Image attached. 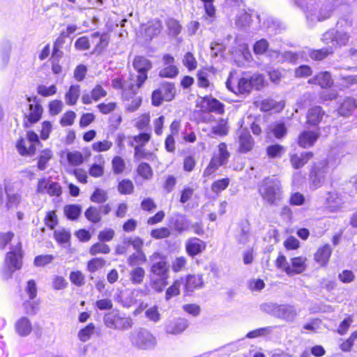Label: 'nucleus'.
Returning <instances> with one entry per match:
<instances>
[{
    "instance_id": "nucleus-1",
    "label": "nucleus",
    "mask_w": 357,
    "mask_h": 357,
    "mask_svg": "<svg viewBox=\"0 0 357 357\" xmlns=\"http://www.w3.org/2000/svg\"><path fill=\"white\" fill-rule=\"evenodd\" d=\"M304 13L306 24L313 28L318 22L330 19L334 11V4L322 0H297L296 3Z\"/></svg>"
},
{
    "instance_id": "nucleus-2",
    "label": "nucleus",
    "mask_w": 357,
    "mask_h": 357,
    "mask_svg": "<svg viewBox=\"0 0 357 357\" xmlns=\"http://www.w3.org/2000/svg\"><path fill=\"white\" fill-rule=\"evenodd\" d=\"M340 161L336 158H318L314 162L310 178V188L315 190L322 186L326 176L339 165Z\"/></svg>"
},
{
    "instance_id": "nucleus-3",
    "label": "nucleus",
    "mask_w": 357,
    "mask_h": 357,
    "mask_svg": "<svg viewBox=\"0 0 357 357\" xmlns=\"http://www.w3.org/2000/svg\"><path fill=\"white\" fill-rule=\"evenodd\" d=\"M258 192L268 205H276L283 197L281 181L275 176L264 178L258 184Z\"/></svg>"
},
{
    "instance_id": "nucleus-4",
    "label": "nucleus",
    "mask_w": 357,
    "mask_h": 357,
    "mask_svg": "<svg viewBox=\"0 0 357 357\" xmlns=\"http://www.w3.org/2000/svg\"><path fill=\"white\" fill-rule=\"evenodd\" d=\"M129 340L131 346L138 350H153L157 345L156 337L151 331L143 328L130 332Z\"/></svg>"
},
{
    "instance_id": "nucleus-5",
    "label": "nucleus",
    "mask_w": 357,
    "mask_h": 357,
    "mask_svg": "<svg viewBox=\"0 0 357 357\" xmlns=\"http://www.w3.org/2000/svg\"><path fill=\"white\" fill-rule=\"evenodd\" d=\"M22 250L21 243H17L11 247V250L6 255L3 275L6 278H9L16 270L22 267Z\"/></svg>"
},
{
    "instance_id": "nucleus-6",
    "label": "nucleus",
    "mask_w": 357,
    "mask_h": 357,
    "mask_svg": "<svg viewBox=\"0 0 357 357\" xmlns=\"http://www.w3.org/2000/svg\"><path fill=\"white\" fill-rule=\"evenodd\" d=\"M104 323L107 328L117 331L128 330L133 324L130 317L115 311L107 313L104 316Z\"/></svg>"
},
{
    "instance_id": "nucleus-7",
    "label": "nucleus",
    "mask_w": 357,
    "mask_h": 357,
    "mask_svg": "<svg viewBox=\"0 0 357 357\" xmlns=\"http://www.w3.org/2000/svg\"><path fill=\"white\" fill-rule=\"evenodd\" d=\"M262 309L275 317L285 319L288 321H293L297 315L295 308L289 305L266 303L262 305Z\"/></svg>"
},
{
    "instance_id": "nucleus-8",
    "label": "nucleus",
    "mask_w": 357,
    "mask_h": 357,
    "mask_svg": "<svg viewBox=\"0 0 357 357\" xmlns=\"http://www.w3.org/2000/svg\"><path fill=\"white\" fill-rule=\"evenodd\" d=\"M149 260L151 264L149 275L169 277V265L165 256L155 252L149 257Z\"/></svg>"
},
{
    "instance_id": "nucleus-9",
    "label": "nucleus",
    "mask_w": 357,
    "mask_h": 357,
    "mask_svg": "<svg viewBox=\"0 0 357 357\" xmlns=\"http://www.w3.org/2000/svg\"><path fill=\"white\" fill-rule=\"evenodd\" d=\"M26 100L29 102V108L27 112L24 114V126L29 128L32 124L40 121L43 112V109L36 97L33 98L28 97Z\"/></svg>"
},
{
    "instance_id": "nucleus-10",
    "label": "nucleus",
    "mask_w": 357,
    "mask_h": 357,
    "mask_svg": "<svg viewBox=\"0 0 357 357\" xmlns=\"http://www.w3.org/2000/svg\"><path fill=\"white\" fill-rule=\"evenodd\" d=\"M168 226L171 230L181 234L191 229L192 222L185 214L176 212L169 217Z\"/></svg>"
},
{
    "instance_id": "nucleus-11",
    "label": "nucleus",
    "mask_w": 357,
    "mask_h": 357,
    "mask_svg": "<svg viewBox=\"0 0 357 357\" xmlns=\"http://www.w3.org/2000/svg\"><path fill=\"white\" fill-rule=\"evenodd\" d=\"M25 292L29 300L24 299L22 306L26 314L29 315L35 314L38 310V302L33 301L37 296L36 284L33 280L27 282Z\"/></svg>"
},
{
    "instance_id": "nucleus-12",
    "label": "nucleus",
    "mask_w": 357,
    "mask_h": 357,
    "mask_svg": "<svg viewBox=\"0 0 357 357\" xmlns=\"http://www.w3.org/2000/svg\"><path fill=\"white\" fill-rule=\"evenodd\" d=\"M112 86L116 89H122V99L124 101H129L130 98L135 94L136 90L139 89L137 88V84L132 79L122 80L119 77L114 78L112 81Z\"/></svg>"
},
{
    "instance_id": "nucleus-13",
    "label": "nucleus",
    "mask_w": 357,
    "mask_h": 357,
    "mask_svg": "<svg viewBox=\"0 0 357 357\" xmlns=\"http://www.w3.org/2000/svg\"><path fill=\"white\" fill-rule=\"evenodd\" d=\"M26 139H20L17 143V149L21 155L35 154L36 146L40 144L38 135L33 131H28Z\"/></svg>"
},
{
    "instance_id": "nucleus-14",
    "label": "nucleus",
    "mask_w": 357,
    "mask_h": 357,
    "mask_svg": "<svg viewBox=\"0 0 357 357\" xmlns=\"http://www.w3.org/2000/svg\"><path fill=\"white\" fill-rule=\"evenodd\" d=\"M133 66L138 72L137 76V88H140L147 79V71L151 67V63L144 56H136L133 61Z\"/></svg>"
},
{
    "instance_id": "nucleus-15",
    "label": "nucleus",
    "mask_w": 357,
    "mask_h": 357,
    "mask_svg": "<svg viewBox=\"0 0 357 357\" xmlns=\"http://www.w3.org/2000/svg\"><path fill=\"white\" fill-rule=\"evenodd\" d=\"M226 86L229 91L241 94L248 93L252 89L250 79L245 77L239 79L236 85L232 78L229 77L226 82Z\"/></svg>"
},
{
    "instance_id": "nucleus-16",
    "label": "nucleus",
    "mask_w": 357,
    "mask_h": 357,
    "mask_svg": "<svg viewBox=\"0 0 357 357\" xmlns=\"http://www.w3.org/2000/svg\"><path fill=\"white\" fill-rule=\"evenodd\" d=\"M206 247L205 242L196 237L188 238L185 243V251L191 257L202 253L206 249Z\"/></svg>"
},
{
    "instance_id": "nucleus-17",
    "label": "nucleus",
    "mask_w": 357,
    "mask_h": 357,
    "mask_svg": "<svg viewBox=\"0 0 357 357\" xmlns=\"http://www.w3.org/2000/svg\"><path fill=\"white\" fill-rule=\"evenodd\" d=\"M239 151L246 153L250 151L254 145V142L250 132L246 128H241L238 131Z\"/></svg>"
},
{
    "instance_id": "nucleus-18",
    "label": "nucleus",
    "mask_w": 357,
    "mask_h": 357,
    "mask_svg": "<svg viewBox=\"0 0 357 357\" xmlns=\"http://www.w3.org/2000/svg\"><path fill=\"white\" fill-rule=\"evenodd\" d=\"M202 107L208 112H215L218 114H222L225 112V105L223 103L214 98L208 96H206L203 98Z\"/></svg>"
},
{
    "instance_id": "nucleus-19",
    "label": "nucleus",
    "mask_w": 357,
    "mask_h": 357,
    "mask_svg": "<svg viewBox=\"0 0 357 357\" xmlns=\"http://www.w3.org/2000/svg\"><path fill=\"white\" fill-rule=\"evenodd\" d=\"M162 29L161 22L157 19L149 21L146 24L142 26V31L146 40H151L158 36Z\"/></svg>"
},
{
    "instance_id": "nucleus-20",
    "label": "nucleus",
    "mask_w": 357,
    "mask_h": 357,
    "mask_svg": "<svg viewBox=\"0 0 357 357\" xmlns=\"http://www.w3.org/2000/svg\"><path fill=\"white\" fill-rule=\"evenodd\" d=\"M306 258L303 257H293L291 259V265L286 268L288 275H294L303 273L306 269Z\"/></svg>"
},
{
    "instance_id": "nucleus-21",
    "label": "nucleus",
    "mask_w": 357,
    "mask_h": 357,
    "mask_svg": "<svg viewBox=\"0 0 357 357\" xmlns=\"http://www.w3.org/2000/svg\"><path fill=\"white\" fill-rule=\"evenodd\" d=\"M109 36L108 33L100 34L99 32H95L91 35V43L95 45L96 52H101L109 45Z\"/></svg>"
},
{
    "instance_id": "nucleus-22",
    "label": "nucleus",
    "mask_w": 357,
    "mask_h": 357,
    "mask_svg": "<svg viewBox=\"0 0 357 357\" xmlns=\"http://www.w3.org/2000/svg\"><path fill=\"white\" fill-rule=\"evenodd\" d=\"M188 326V321L185 319L178 318L170 321L165 326V331L169 334H178L183 331Z\"/></svg>"
},
{
    "instance_id": "nucleus-23",
    "label": "nucleus",
    "mask_w": 357,
    "mask_h": 357,
    "mask_svg": "<svg viewBox=\"0 0 357 357\" xmlns=\"http://www.w3.org/2000/svg\"><path fill=\"white\" fill-rule=\"evenodd\" d=\"M319 137L317 132L303 131L298 137V144L303 148L312 146Z\"/></svg>"
},
{
    "instance_id": "nucleus-24",
    "label": "nucleus",
    "mask_w": 357,
    "mask_h": 357,
    "mask_svg": "<svg viewBox=\"0 0 357 357\" xmlns=\"http://www.w3.org/2000/svg\"><path fill=\"white\" fill-rule=\"evenodd\" d=\"M16 333L21 337L27 336L32 331V325L30 320L22 317L20 318L15 324Z\"/></svg>"
},
{
    "instance_id": "nucleus-25",
    "label": "nucleus",
    "mask_w": 357,
    "mask_h": 357,
    "mask_svg": "<svg viewBox=\"0 0 357 357\" xmlns=\"http://www.w3.org/2000/svg\"><path fill=\"white\" fill-rule=\"evenodd\" d=\"M324 112L319 106H314L309 109L307 113V123L311 126H317L323 119Z\"/></svg>"
},
{
    "instance_id": "nucleus-26",
    "label": "nucleus",
    "mask_w": 357,
    "mask_h": 357,
    "mask_svg": "<svg viewBox=\"0 0 357 357\" xmlns=\"http://www.w3.org/2000/svg\"><path fill=\"white\" fill-rule=\"evenodd\" d=\"M203 283L204 281L202 275H189L185 280V291L187 293L192 292L195 289L202 287Z\"/></svg>"
},
{
    "instance_id": "nucleus-27",
    "label": "nucleus",
    "mask_w": 357,
    "mask_h": 357,
    "mask_svg": "<svg viewBox=\"0 0 357 357\" xmlns=\"http://www.w3.org/2000/svg\"><path fill=\"white\" fill-rule=\"evenodd\" d=\"M308 83L318 84L321 88H326L331 86L333 81L329 73L321 72L310 79Z\"/></svg>"
},
{
    "instance_id": "nucleus-28",
    "label": "nucleus",
    "mask_w": 357,
    "mask_h": 357,
    "mask_svg": "<svg viewBox=\"0 0 357 357\" xmlns=\"http://www.w3.org/2000/svg\"><path fill=\"white\" fill-rule=\"evenodd\" d=\"M332 250L329 245H324L323 247L318 249L314 254V259L321 266L327 264L328 259L331 255Z\"/></svg>"
},
{
    "instance_id": "nucleus-29",
    "label": "nucleus",
    "mask_w": 357,
    "mask_h": 357,
    "mask_svg": "<svg viewBox=\"0 0 357 357\" xmlns=\"http://www.w3.org/2000/svg\"><path fill=\"white\" fill-rule=\"evenodd\" d=\"M150 286L156 292L161 293L168 284L169 277L149 275Z\"/></svg>"
},
{
    "instance_id": "nucleus-30",
    "label": "nucleus",
    "mask_w": 357,
    "mask_h": 357,
    "mask_svg": "<svg viewBox=\"0 0 357 357\" xmlns=\"http://www.w3.org/2000/svg\"><path fill=\"white\" fill-rule=\"evenodd\" d=\"M80 96V86L73 84L65 94V101L68 105H75Z\"/></svg>"
},
{
    "instance_id": "nucleus-31",
    "label": "nucleus",
    "mask_w": 357,
    "mask_h": 357,
    "mask_svg": "<svg viewBox=\"0 0 357 357\" xmlns=\"http://www.w3.org/2000/svg\"><path fill=\"white\" fill-rule=\"evenodd\" d=\"M357 105L356 101L352 98H346L340 103L338 107V113L341 116H349L351 114L354 109L356 107Z\"/></svg>"
},
{
    "instance_id": "nucleus-32",
    "label": "nucleus",
    "mask_w": 357,
    "mask_h": 357,
    "mask_svg": "<svg viewBox=\"0 0 357 357\" xmlns=\"http://www.w3.org/2000/svg\"><path fill=\"white\" fill-rule=\"evenodd\" d=\"M251 22V15L244 10H240L236 16L235 24L241 29H245L249 27Z\"/></svg>"
},
{
    "instance_id": "nucleus-33",
    "label": "nucleus",
    "mask_w": 357,
    "mask_h": 357,
    "mask_svg": "<svg viewBox=\"0 0 357 357\" xmlns=\"http://www.w3.org/2000/svg\"><path fill=\"white\" fill-rule=\"evenodd\" d=\"M342 198L336 192H328L326 199V206L331 211L336 210L342 204Z\"/></svg>"
},
{
    "instance_id": "nucleus-34",
    "label": "nucleus",
    "mask_w": 357,
    "mask_h": 357,
    "mask_svg": "<svg viewBox=\"0 0 357 357\" xmlns=\"http://www.w3.org/2000/svg\"><path fill=\"white\" fill-rule=\"evenodd\" d=\"M63 212L68 219L76 220L82 212V206L79 204H68L63 208Z\"/></svg>"
},
{
    "instance_id": "nucleus-35",
    "label": "nucleus",
    "mask_w": 357,
    "mask_h": 357,
    "mask_svg": "<svg viewBox=\"0 0 357 357\" xmlns=\"http://www.w3.org/2000/svg\"><path fill=\"white\" fill-rule=\"evenodd\" d=\"M146 261V257L143 251H136L132 254L127 260L130 266H136Z\"/></svg>"
},
{
    "instance_id": "nucleus-36",
    "label": "nucleus",
    "mask_w": 357,
    "mask_h": 357,
    "mask_svg": "<svg viewBox=\"0 0 357 357\" xmlns=\"http://www.w3.org/2000/svg\"><path fill=\"white\" fill-rule=\"evenodd\" d=\"M84 215L86 218L93 222V223H98L101 220V214L100 209L96 206H90L89 207L85 213Z\"/></svg>"
},
{
    "instance_id": "nucleus-37",
    "label": "nucleus",
    "mask_w": 357,
    "mask_h": 357,
    "mask_svg": "<svg viewBox=\"0 0 357 357\" xmlns=\"http://www.w3.org/2000/svg\"><path fill=\"white\" fill-rule=\"evenodd\" d=\"M145 277V271L142 267H136L130 272V279L132 284L142 283Z\"/></svg>"
},
{
    "instance_id": "nucleus-38",
    "label": "nucleus",
    "mask_w": 357,
    "mask_h": 357,
    "mask_svg": "<svg viewBox=\"0 0 357 357\" xmlns=\"http://www.w3.org/2000/svg\"><path fill=\"white\" fill-rule=\"evenodd\" d=\"M11 48V44L8 41H4L1 45L0 54L3 66H6L9 62Z\"/></svg>"
},
{
    "instance_id": "nucleus-39",
    "label": "nucleus",
    "mask_w": 357,
    "mask_h": 357,
    "mask_svg": "<svg viewBox=\"0 0 357 357\" xmlns=\"http://www.w3.org/2000/svg\"><path fill=\"white\" fill-rule=\"evenodd\" d=\"M274 328H275L274 326H266V327L257 328L255 330H253V331L249 332L246 335V337L252 339V338H256L258 337H265V336L272 333Z\"/></svg>"
},
{
    "instance_id": "nucleus-40",
    "label": "nucleus",
    "mask_w": 357,
    "mask_h": 357,
    "mask_svg": "<svg viewBox=\"0 0 357 357\" xmlns=\"http://www.w3.org/2000/svg\"><path fill=\"white\" fill-rule=\"evenodd\" d=\"M159 89L161 91V93L163 96V99H165V101H170L174 98L176 89L173 84L166 83L163 84L160 88H159Z\"/></svg>"
},
{
    "instance_id": "nucleus-41",
    "label": "nucleus",
    "mask_w": 357,
    "mask_h": 357,
    "mask_svg": "<svg viewBox=\"0 0 357 357\" xmlns=\"http://www.w3.org/2000/svg\"><path fill=\"white\" fill-rule=\"evenodd\" d=\"M269 129L276 138L283 137L287 133V128L284 123H273L269 126Z\"/></svg>"
},
{
    "instance_id": "nucleus-42",
    "label": "nucleus",
    "mask_w": 357,
    "mask_h": 357,
    "mask_svg": "<svg viewBox=\"0 0 357 357\" xmlns=\"http://www.w3.org/2000/svg\"><path fill=\"white\" fill-rule=\"evenodd\" d=\"M352 25L353 19L351 13H349L339 18L336 24V27L337 29L344 31L345 29L351 27Z\"/></svg>"
},
{
    "instance_id": "nucleus-43",
    "label": "nucleus",
    "mask_w": 357,
    "mask_h": 357,
    "mask_svg": "<svg viewBox=\"0 0 357 357\" xmlns=\"http://www.w3.org/2000/svg\"><path fill=\"white\" fill-rule=\"evenodd\" d=\"M105 260L102 258H93L87 263V270L91 273H95L105 265Z\"/></svg>"
},
{
    "instance_id": "nucleus-44",
    "label": "nucleus",
    "mask_w": 357,
    "mask_h": 357,
    "mask_svg": "<svg viewBox=\"0 0 357 357\" xmlns=\"http://www.w3.org/2000/svg\"><path fill=\"white\" fill-rule=\"evenodd\" d=\"M350 38V35L342 29H337L335 31V45L336 46H344L347 44Z\"/></svg>"
},
{
    "instance_id": "nucleus-45",
    "label": "nucleus",
    "mask_w": 357,
    "mask_h": 357,
    "mask_svg": "<svg viewBox=\"0 0 357 357\" xmlns=\"http://www.w3.org/2000/svg\"><path fill=\"white\" fill-rule=\"evenodd\" d=\"M167 26L169 31V35L172 36H177L181 31L182 26L179 24L178 21L174 19H169L167 21Z\"/></svg>"
},
{
    "instance_id": "nucleus-46",
    "label": "nucleus",
    "mask_w": 357,
    "mask_h": 357,
    "mask_svg": "<svg viewBox=\"0 0 357 357\" xmlns=\"http://www.w3.org/2000/svg\"><path fill=\"white\" fill-rule=\"evenodd\" d=\"M181 284V280H176L174 282V283L166 291V301H169V299H171V298L179 294Z\"/></svg>"
},
{
    "instance_id": "nucleus-47",
    "label": "nucleus",
    "mask_w": 357,
    "mask_h": 357,
    "mask_svg": "<svg viewBox=\"0 0 357 357\" xmlns=\"http://www.w3.org/2000/svg\"><path fill=\"white\" fill-rule=\"evenodd\" d=\"M333 52L332 47H326L321 50H312L310 55L312 59L320 61Z\"/></svg>"
},
{
    "instance_id": "nucleus-48",
    "label": "nucleus",
    "mask_w": 357,
    "mask_h": 357,
    "mask_svg": "<svg viewBox=\"0 0 357 357\" xmlns=\"http://www.w3.org/2000/svg\"><path fill=\"white\" fill-rule=\"evenodd\" d=\"M150 139V135L148 133H141L134 137V141L137 144L135 147V156H137L140 149L144 146V144L148 142Z\"/></svg>"
},
{
    "instance_id": "nucleus-49",
    "label": "nucleus",
    "mask_w": 357,
    "mask_h": 357,
    "mask_svg": "<svg viewBox=\"0 0 357 357\" xmlns=\"http://www.w3.org/2000/svg\"><path fill=\"white\" fill-rule=\"evenodd\" d=\"M110 252L109 247L102 243H96L93 245L89 250V253L91 255H96L99 253L102 254H108Z\"/></svg>"
},
{
    "instance_id": "nucleus-50",
    "label": "nucleus",
    "mask_w": 357,
    "mask_h": 357,
    "mask_svg": "<svg viewBox=\"0 0 357 357\" xmlns=\"http://www.w3.org/2000/svg\"><path fill=\"white\" fill-rule=\"evenodd\" d=\"M95 326L93 324H88L86 327L81 329L78 333V337L82 342L87 341L93 333Z\"/></svg>"
},
{
    "instance_id": "nucleus-51",
    "label": "nucleus",
    "mask_w": 357,
    "mask_h": 357,
    "mask_svg": "<svg viewBox=\"0 0 357 357\" xmlns=\"http://www.w3.org/2000/svg\"><path fill=\"white\" fill-rule=\"evenodd\" d=\"M57 88L56 85L52 84L50 86H46L45 85H39L37 88V92L39 95L47 97L52 95H54L56 93Z\"/></svg>"
},
{
    "instance_id": "nucleus-52",
    "label": "nucleus",
    "mask_w": 357,
    "mask_h": 357,
    "mask_svg": "<svg viewBox=\"0 0 357 357\" xmlns=\"http://www.w3.org/2000/svg\"><path fill=\"white\" fill-rule=\"evenodd\" d=\"M178 73V70L176 66L174 65H169L161 69L160 70L159 75L162 77L173 78L176 77Z\"/></svg>"
},
{
    "instance_id": "nucleus-53",
    "label": "nucleus",
    "mask_w": 357,
    "mask_h": 357,
    "mask_svg": "<svg viewBox=\"0 0 357 357\" xmlns=\"http://www.w3.org/2000/svg\"><path fill=\"white\" fill-rule=\"evenodd\" d=\"M229 184V179L228 178L219 179L211 185V190L215 193H218L225 190Z\"/></svg>"
},
{
    "instance_id": "nucleus-54",
    "label": "nucleus",
    "mask_w": 357,
    "mask_h": 357,
    "mask_svg": "<svg viewBox=\"0 0 357 357\" xmlns=\"http://www.w3.org/2000/svg\"><path fill=\"white\" fill-rule=\"evenodd\" d=\"M107 199V193L103 190L96 188L91 196V201L93 202L101 204Z\"/></svg>"
},
{
    "instance_id": "nucleus-55",
    "label": "nucleus",
    "mask_w": 357,
    "mask_h": 357,
    "mask_svg": "<svg viewBox=\"0 0 357 357\" xmlns=\"http://www.w3.org/2000/svg\"><path fill=\"white\" fill-rule=\"evenodd\" d=\"M171 234L169 227H161L158 229H153L151 231V236L152 238L155 239H161L169 237Z\"/></svg>"
},
{
    "instance_id": "nucleus-56",
    "label": "nucleus",
    "mask_w": 357,
    "mask_h": 357,
    "mask_svg": "<svg viewBox=\"0 0 357 357\" xmlns=\"http://www.w3.org/2000/svg\"><path fill=\"white\" fill-rule=\"evenodd\" d=\"M84 275L79 271H73L70 274V280L72 283L77 287H81L84 284Z\"/></svg>"
},
{
    "instance_id": "nucleus-57",
    "label": "nucleus",
    "mask_w": 357,
    "mask_h": 357,
    "mask_svg": "<svg viewBox=\"0 0 357 357\" xmlns=\"http://www.w3.org/2000/svg\"><path fill=\"white\" fill-rule=\"evenodd\" d=\"M146 317L155 323L160 319V314L158 312L157 306H153L145 311Z\"/></svg>"
},
{
    "instance_id": "nucleus-58",
    "label": "nucleus",
    "mask_w": 357,
    "mask_h": 357,
    "mask_svg": "<svg viewBox=\"0 0 357 357\" xmlns=\"http://www.w3.org/2000/svg\"><path fill=\"white\" fill-rule=\"evenodd\" d=\"M187 260L185 257H176L172 264V270L174 272H179L185 268Z\"/></svg>"
},
{
    "instance_id": "nucleus-59",
    "label": "nucleus",
    "mask_w": 357,
    "mask_h": 357,
    "mask_svg": "<svg viewBox=\"0 0 357 357\" xmlns=\"http://www.w3.org/2000/svg\"><path fill=\"white\" fill-rule=\"evenodd\" d=\"M183 65L192 70L197 68V61L191 52H187L183 60Z\"/></svg>"
},
{
    "instance_id": "nucleus-60",
    "label": "nucleus",
    "mask_w": 357,
    "mask_h": 357,
    "mask_svg": "<svg viewBox=\"0 0 357 357\" xmlns=\"http://www.w3.org/2000/svg\"><path fill=\"white\" fill-rule=\"evenodd\" d=\"M63 102L61 100H54L49 103V112L51 115L59 114L63 109Z\"/></svg>"
},
{
    "instance_id": "nucleus-61",
    "label": "nucleus",
    "mask_w": 357,
    "mask_h": 357,
    "mask_svg": "<svg viewBox=\"0 0 357 357\" xmlns=\"http://www.w3.org/2000/svg\"><path fill=\"white\" fill-rule=\"evenodd\" d=\"M76 118V114L73 111L66 112L60 120L62 126H68L73 124Z\"/></svg>"
},
{
    "instance_id": "nucleus-62",
    "label": "nucleus",
    "mask_w": 357,
    "mask_h": 357,
    "mask_svg": "<svg viewBox=\"0 0 357 357\" xmlns=\"http://www.w3.org/2000/svg\"><path fill=\"white\" fill-rule=\"evenodd\" d=\"M136 94L137 92L132 98H130L129 100H131L130 102H128L126 105V108L128 112H132L136 111L141 105L142 99L139 96H137Z\"/></svg>"
},
{
    "instance_id": "nucleus-63",
    "label": "nucleus",
    "mask_w": 357,
    "mask_h": 357,
    "mask_svg": "<svg viewBox=\"0 0 357 357\" xmlns=\"http://www.w3.org/2000/svg\"><path fill=\"white\" fill-rule=\"evenodd\" d=\"M118 188L121 194H130L133 190V184L130 180L124 179L119 183Z\"/></svg>"
},
{
    "instance_id": "nucleus-64",
    "label": "nucleus",
    "mask_w": 357,
    "mask_h": 357,
    "mask_svg": "<svg viewBox=\"0 0 357 357\" xmlns=\"http://www.w3.org/2000/svg\"><path fill=\"white\" fill-rule=\"evenodd\" d=\"M53 259L54 256L51 255H38L35 257L34 264L36 266H44L51 263Z\"/></svg>"
}]
</instances>
